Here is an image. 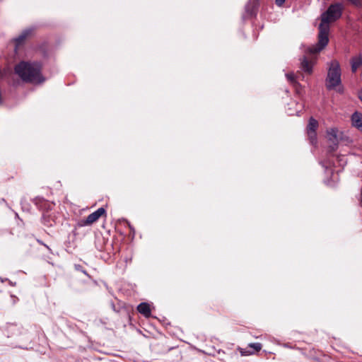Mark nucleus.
<instances>
[{"instance_id":"7ed1b4c3","label":"nucleus","mask_w":362,"mask_h":362,"mask_svg":"<svg viewBox=\"0 0 362 362\" xmlns=\"http://www.w3.org/2000/svg\"><path fill=\"white\" fill-rule=\"evenodd\" d=\"M341 70L339 62L335 59L332 60L329 64V69L325 80L326 88L330 90L341 85Z\"/></svg>"},{"instance_id":"4be33fe9","label":"nucleus","mask_w":362,"mask_h":362,"mask_svg":"<svg viewBox=\"0 0 362 362\" xmlns=\"http://www.w3.org/2000/svg\"><path fill=\"white\" fill-rule=\"evenodd\" d=\"M358 98L360 99V100L362 103V89L358 93Z\"/></svg>"},{"instance_id":"f8f14e48","label":"nucleus","mask_w":362,"mask_h":362,"mask_svg":"<svg viewBox=\"0 0 362 362\" xmlns=\"http://www.w3.org/2000/svg\"><path fill=\"white\" fill-rule=\"evenodd\" d=\"M307 134L310 144L316 145L317 141L316 132H307Z\"/></svg>"},{"instance_id":"0eeeda50","label":"nucleus","mask_w":362,"mask_h":362,"mask_svg":"<svg viewBox=\"0 0 362 362\" xmlns=\"http://www.w3.org/2000/svg\"><path fill=\"white\" fill-rule=\"evenodd\" d=\"M351 71L356 73L358 69L362 65V55L358 54L351 57L350 60Z\"/></svg>"},{"instance_id":"423d86ee","label":"nucleus","mask_w":362,"mask_h":362,"mask_svg":"<svg viewBox=\"0 0 362 362\" xmlns=\"http://www.w3.org/2000/svg\"><path fill=\"white\" fill-rule=\"evenodd\" d=\"M301 69L302 70L309 74L313 72V66L314 62L312 60H309L306 57H304L301 60Z\"/></svg>"},{"instance_id":"39448f33","label":"nucleus","mask_w":362,"mask_h":362,"mask_svg":"<svg viewBox=\"0 0 362 362\" xmlns=\"http://www.w3.org/2000/svg\"><path fill=\"white\" fill-rule=\"evenodd\" d=\"M351 125L362 132V113L356 111L351 117Z\"/></svg>"},{"instance_id":"ddd939ff","label":"nucleus","mask_w":362,"mask_h":362,"mask_svg":"<svg viewBox=\"0 0 362 362\" xmlns=\"http://www.w3.org/2000/svg\"><path fill=\"white\" fill-rule=\"evenodd\" d=\"M286 77L292 86H298V82L296 81V76L293 73L286 74Z\"/></svg>"},{"instance_id":"1a4fd4ad","label":"nucleus","mask_w":362,"mask_h":362,"mask_svg":"<svg viewBox=\"0 0 362 362\" xmlns=\"http://www.w3.org/2000/svg\"><path fill=\"white\" fill-rule=\"evenodd\" d=\"M337 133L338 129L336 128H332L327 131L328 139L332 141L336 147L338 144Z\"/></svg>"},{"instance_id":"a211bd4d","label":"nucleus","mask_w":362,"mask_h":362,"mask_svg":"<svg viewBox=\"0 0 362 362\" xmlns=\"http://www.w3.org/2000/svg\"><path fill=\"white\" fill-rule=\"evenodd\" d=\"M74 267H75V269L78 272H82L83 270V267L80 264H75Z\"/></svg>"},{"instance_id":"a878e982","label":"nucleus","mask_w":362,"mask_h":362,"mask_svg":"<svg viewBox=\"0 0 362 362\" xmlns=\"http://www.w3.org/2000/svg\"><path fill=\"white\" fill-rule=\"evenodd\" d=\"M42 218H43L44 221H45V214H43Z\"/></svg>"},{"instance_id":"f03ea898","label":"nucleus","mask_w":362,"mask_h":362,"mask_svg":"<svg viewBox=\"0 0 362 362\" xmlns=\"http://www.w3.org/2000/svg\"><path fill=\"white\" fill-rule=\"evenodd\" d=\"M42 65L39 62L21 61L15 66V73L25 83L40 84L45 78L42 74Z\"/></svg>"},{"instance_id":"9b49d317","label":"nucleus","mask_w":362,"mask_h":362,"mask_svg":"<svg viewBox=\"0 0 362 362\" xmlns=\"http://www.w3.org/2000/svg\"><path fill=\"white\" fill-rule=\"evenodd\" d=\"M318 122L313 117H310L306 128L307 132H316L318 127Z\"/></svg>"},{"instance_id":"20e7f679","label":"nucleus","mask_w":362,"mask_h":362,"mask_svg":"<svg viewBox=\"0 0 362 362\" xmlns=\"http://www.w3.org/2000/svg\"><path fill=\"white\" fill-rule=\"evenodd\" d=\"M105 214V209L103 207H100L93 213L89 214L85 219L81 220L78 224L80 226H90L96 222L102 216Z\"/></svg>"},{"instance_id":"9d476101","label":"nucleus","mask_w":362,"mask_h":362,"mask_svg":"<svg viewBox=\"0 0 362 362\" xmlns=\"http://www.w3.org/2000/svg\"><path fill=\"white\" fill-rule=\"evenodd\" d=\"M33 32L32 29H26L23 30L21 35H19L16 39L15 41L17 45H20L23 43L25 39L31 35Z\"/></svg>"},{"instance_id":"412c9836","label":"nucleus","mask_w":362,"mask_h":362,"mask_svg":"<svg viewBox=\"0 0 362 362\" xmlns=\"http://www.w3.org/2000/svg\"><path fill=\"white\" fill-rule=\"evenodd\" d=\"M37 201L40 202H42V203H45V201L42 199H35V204H37Z\"/></svg>"},{"instance_id":"6e6552de","label":"nucleus","mask_w":362,"mask_h":362,"mask_svg":"<svg viewBox=\"0 0 362 362\" xmlns=\"http://www.w3.org/2000/svg\"><path fill=\"white\" fill-rule=\"evenodd\" d=\"M138 312L143 315L145 317H149L151 316V308L150 305L147 303H141L137 306Z\"/></svg>"},{"instance_id":"b1692460","label":"nucleus","mask_w":362,"mask_h":362,"mask_svg":"<svg viewBox=\"0 0 362 362\" xmlns=\"http://www.w3.org/2000/svg\"><path fill=\"white\" fill-rule=\"evenodd\" d=\"M81 272H83L84 274H86V276H88V277H90V276L88 275V274L86 272V270H83Z\"/></svg>"},{"instance_id":"4468645a","label":"nucleus","mask_w":362,"mask_h":362,"mask_svg":"<svg viewBox=\"0 0 362 362\" xmlns=\"http://www.w3.org/2000/svg\"><path fill=\"white\" fill-rule=\"evenodd\" d=\"M248 349L251 351H254V354L255 352H258L262 349V344L259 342L252 343L248 345Z\"/></svg>"},{"instance_id":"393cba45","label":"nucleus","mask_w":362,"mask_h":362,"mask_svg":"<svg viewBox=\"0 0 362 362\" xmlns=\"http://www.w3.org/2000/svg\"><path fill=\"white\" fill-rule=\"evenodd\" d=\"M284 346L288 347V348H291V346H289L288 344H284Z\"/></svg>"},{"instance_id":"2eb2a0df","label":"nucleus","mask_w":362,"mask_h":362,"mask_svg":"<svg viewBox=\"0 0 362 362\" xmlns=\"http://www.w3.org/2000/svg\"><path fill=\"white\" fill-rule=\"evenodd\" d=\"M240 351L242 356H249L254 354V351H251L248 347L247 349H240Z\"/></svg>"},{"instance_id":"6ab92c4d","label":"nucleus","mask_w":362,"mask_h":362,"mask_svg":"<svg viewBox=\"0 0 362 362\" xmlns=\"http://www.w3.org/2000/svg\"><path fill=\"white\" fill-rule=\"evenodd\" d=\"M286 0H276V5L281 6L285 2Z\"/></svg>"},{"instance_id":"f257e3e1","label":"nucleus","mask_w":362,"mask_h":362,"mask_svg":"<svg viewBox=\"0 0 362 362\" xmlns=\"http://www.w3.org/2000/svg\"><path fill=\"white\" fill-rule=\"evenodd\" d=\"M344 11L341 3L332 4L327 11L321 14V23L319 25L318 41L316 45L308 48V51L312 54L321 52L329 42V23L339 19Z\"/></svg>"},{"instance_id":"dca6fc26","label":"nucleus","mask_w":362,"mask_h":362,"mask_svg":"<svg viewBox=\"0 0 362 362\" xmlns=\"http://www.w3.org/2000/svg\"><path fill=\"white\" fill-rule=\"evenodd\" d=\"M293 87L295 88L296 93L298 95H300L302 93V86L298 83V86H293Z\"/></svg>"},{"instance_id":"5701e85b","label":"nucleus","mask_w":362,"mask_h":362,"mask_svg":"<svg viewBox=\"0 0 362 362\" xmlns=\"http://www.w3.org/2000/svg\"><path fill=\"white\" fill-rule=\"evenodd\" d=\"M81 272H83L84 274H86V276H88V277H90V276L88 275V274L86 272V270H83Z\"/></svg>"},{"instance_id":"f3484780","label":"nucleus","mask_w":362,"mask_h":362,"mask_svg":"<svg viewBox=\"0 0 362 362\" xmlns=\"http://www.w3.org/2000/svg\"><path fill=\"white\" fill-rule=\"evenodd\" d=\"M0 280L2 283L4 281H8L9 284L11 285L12 286H16V283H13L11 281L8 280V279H3L0 278Z\"/></svg>"},{"instance_id":"aec40b11","label":"nucleus","mask_w":362,"mask_h":362,"mask_svg":"<svg viewBox=\"0 0 362 362\" xmlns=\"http://www.w3.org/2000/svg\"><path fill=\"white\" fill-rule=\"evenodd\" d=\"M37 241L38 243H40V245H44L46 248H47L49 250H50V248L49 247V246H47L46 244H45L42 240H37Z\"/></svg>"}]
</instances>
